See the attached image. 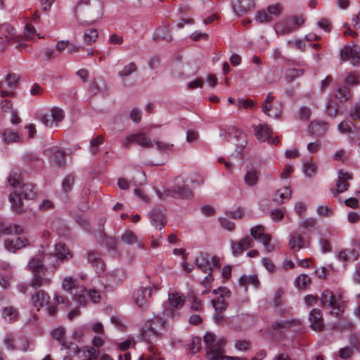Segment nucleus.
<instances>
[{
    "label": "nucleus",
    "mask_w": 360,
    "mask_h": 360,
    "mask_svg": "<svg viewBox=\"0 0 360 360\" xmlns=\"http://www.w3.org/2000/svg\"><path fill=\"white\" fill-rule=\"evenodd\" d=\"M204 342L207 347V360H240L238 358L224 354L225 341L223 339L217 340L214 333L207 332L204 335Z\"/></svg>",
    "instance_id": "f257e3e1"
},
{
    "label": "nucleus",
    "mask_w": 360,
    "mask_h": 360,
    "mask_svg": "<svg viewBox=\"0 0 360 360\" xmlns=\"http://www.w3.org/2000/svg\"><path fill=\"white\" fill-rule=\"evenodd\" d=\"M166 328V322L159 316L148 320L141 330L143 340L150 342L153 338H160Z\"/></svg>",
    "instance_id": "f03ea898"
},
{
    "label": "nucleus",
    "mask_w": 360,
    "mask_h": 360,
    "mask_svg": "<svg viewBox=\"0 0 360 360\" xmlns=\"http://www.w3.org/2000/svg\"><path fill=\"white\" fill-rule=\"evenodd\" d=\"M62 350L66 351V355L64 356L63 360H71L73 357L77 356L80 352H82L84 356V360H92V359H97L100 355V351L98 349L94 348L91 346H85L82 349L74 343L72 342H62L60 347Z\"/></svg>",
    "instance_id": "7ed1b4c3"
},
{
    "label": "nucleus",
    "mask_w": 360,
    "mask_h": 360,
    "mask_svg": "<svg viewBox=\"0 0 360 360\" xmlns=\"http://www.w3.org/2000/svg\"><path fill=\"white\" fill-rule=\"evenodd\" d=\"M8 181L11 186L17 188H19L18 192L21 195L24 199H34L37 195V192L34 191V186L31 184H21L20 176L16 174H11L8 178Z\"/></svg>",
    "instance_id": "20e7f679"
},
{
    "label": "nucleus",
    "mask_w": 360,
    "mask_h": 360,
    "mask_svg": "<svg viewBox=\"0 0 360 360\" xmlns=\"http://www.w3.org/2000/svg\"><path fill=\"white\" fill-rule=\"evenodd\" d=\"M197 268L205 273L211 272L220 266V259L217 256H211L206 252H200L195 259Z\"/></svg>",
    "instance_id": "39448f33"
},
{
    "label": "nucleus",
    "mask_w": 360,
    "mask_h": 360,
    "mask_svg": "<svg viewBox=\"0 0 360 360\" xmlns=\"http://www.w3.org/2000/svg\"><path fill=\"white\" fill-rule=\"evenodd\" d=\"M32 303L34 307L39 311L41 307L46 306L48 314L51 316H55L57 309L56 307L51 304V297L47 292L42 290H37L31 297Z\"/></svg>",
    "instance_id": "423d86ee"
},
{
    "label": "nucleus",
    "mask_w": 360,
    "mask_h": 360,
    "mask_svg": "<svg viewBox=\"0 0 360 360\" xmlns=\"http://www.w3.org/2000/svg\"><path fill=\"white\" fill-rule=\"evenodd\" d=\"M320 301L323 306L332 309L330 312L331 315L335 317H340L342 315L343 309L340 305V300L330 290L327 289L322 292Z\"/></svg>",
    "instance_id": "0eeeda50"
},
{
    "label": "nucleus",
    "mask_w": 360,
    "mask_h": 360,
    "mask_svg": "<svg viewBox=\"0 0 360 360\" xmlns=\"http://www.w3.org/2000/svg\"><path fill=\"white\" fill-rule=\"evenodd\" d=\"M167 195L175 198L188 199L193 196V191L188 186L185 185L184 179L178 176L175 179V185L167 191Z\"/></svg>",
    "instance_id": "6e6552de"
},
{
    "label": "nucleus",
    "mask_w": 360,
    "mask_h": 360,
    "mask_svg": "<svg viewBox=\"0 0 360 360\" xmlns=\"http://www.w3.org/2000/svg\"><path fill=\"white\" fill-rule=\"evenodd\" d=\"M142 283L146 284V285L141 286L134 293V302L140 307H144V305L147 303L148 298L150 297L152 294V288L150 285V276H145Z\"/></svg>",
    "instance_id": "1a4fd4ad"
},
{
    "label": "nucleus",
    "mask_w": 360,
    "mask_h": 360,
    "mask_svg": "<svg viewBox=\"0 0 360 360\" xmlns=\"http://www.w3.org/2000/svg\"><path fill=\"white\" fill-rule=\"evenodd\" d=\"M250 235L252 238L259 241L264 245L267 252H271L275 250V246L271 243V237L266 233L264 227L262 225H257L250 229Z\"/></svg>",
    "instance_id": "9d476101"
},
{
    "label": "nucleus",
    "mask_w": 360,
    "mask_h": 360,
    "mask_svg": "<svg viewBox=\"0 0 360 360\" xmlns=\"http://www.w3.org/2000/svg\"><path fill=\"white\" fill-rule=\"evenodd\" d=\"M122 145L128 148L132 143H136L143 148H149L153 147V141L151 139L146 136L144 133L132 134L126 136L122 140Z\"/></svg>",
    "instance_id": "9b49d317"
},
{
    "label": "nucleus",
    "mask_w": 360,
    "mask_h": 360,
    "mask_svg": "<svg viewBox=\"0 0 360 360\" xmlns=\"http://www.w3.org/2000/svg\"><path fill=\"white\" fill-rule=\"evenodd\" d=\"M353 179L352 173L343 169H340L338 172V181L335 185V188L332 189V193L334 195L343 193L346 191L349 186V181Z\"/></svg>",
    "instance_id": "f8f14e48"
},
{
    "label": "nucleus",
    "mask_w": 360,
    "mask_h": 360,
    "mask_svg": "<svg viewBox=\"0 0 360 360\" xmlns=\"http://www.w3.org/2000/svg\"><path fill=\"white\" fill-rule=\"evenodd\" d=\"M230 245L232 254L238 257L243 252L254 245L252 238L249 236H245L238 240H230Z\"/></svg>",
    "instance_id": "ddd939ff"
},
{
    "label": "nucleus",
    "mask_w": 360,
    "mask_h": 360,
    "mask_svg": "<svg viewBox=\"0 0 360 360\" xmlns=\"http://www.w3.org/2000/svg\"><path fill=\"white\" fill-rule=\"evenodd\" d=\"M86 258L88 262L91 264L98 276L104 273L105 264L101 259L99 252L95 250H89L86 252Z\"/></svg>",
    "instance_id": "4468645a"
},
{
    "label": "nucleus",
    "mask_w": 360,
    "mask_h": 360,
    "mask_svg": "<svg viewBox=\"0 0 360 360\" xmlns=\"http://www.w3.org/2000/svg\"><path fill=\"white\" fill-rule=\"evenodd\" d=\"M213 293L216 295L221 293V296L216 300H213L212 304L217 311L221 313L226 310L228 307V303L225 300L224 297H229L230 292L226 288H219L217 290H214Z\"/></svg>",
    "instance_id": "2eb2a0df"
},
{
    "label": "nucleus",
    "mask_w": 360,
    "mask_h": 360,
    "mask_svg": "<svg viewBox=\"0 0 360 360\" xmlns=\"http://www.w3.org/2000/svg\"><path fill=\"white\" fill-rule=\"evenodd\" d=\"M302 325V322L298 319L283 320L276 321L271 326L274 333H284L288 329L299 328Z\"/></svg>",
    "instance_id": "dca6fc26"
},
{
    "label": "nucleus",
    "mask_w": 360,
    "mask_h": 360,
    "mask_svg": "<svg viewBox=\"0 0 360 360\" xmlns=\"http://www.w3.org/2000/svg\"><path fill=\"white\" fill-rule=\"evenodd\" d=\"M4 37H0V50L4 49L9 43L14 41L15 30L9 24H4L0 28Z\"/></svg>",
    "instance_id": "f3484780"
},
{
    "label": "nucleus",
    "mask_w": 360,
    "mask_h": 360,
    "mask_svg": "<svg viewBox=\"0 0 360 360\" xmlns=\"http://www.w3.org/2000/svg\"><path fill=\"white\" fill-rule=\"evenodd\" d=\"M309 321L311 328L316 332L323 330L325 328L321 311L319 309H314L309 313Z\"/></svg>",
    "instance_id": "a211bd4d"
},
{
    "label": "nucleus",
    "mask_w": 360,
    "mask_h": 360,
    "mask_svg": "<svg viewBox=\"0 0 360 360\" xmlns=\"http://www.w3.org/2000/svg\"><path fill=\"white\" fill-rule=\"evenodd\" d=\"M151 224L158 230H162L166 225L167 221L164 210L154 208L149 214Z\"/></svg>",
    "instance_id": "6ab92c4d"
},
{
    "label": "nucleus",
    "mask_w": 360,
    "mask_h": 360,
    "mask_svg": "<svg viewBox=\"0 0 360 360\" xmlns=\"http://www.w3.org/2000/svg\"><path fill=\"white\" fill-rule=\"evenodd\" d=\"M30 245L29 239L25 237H18L13 240H6L4 241L5 248L11 252L15 253L17 250L27 248Z\"/></svg>",
    "instance_id": "aec40b11"
},
{
    "label": "nucleus",
    "mask_w": 360,
    "mask_h": 360,
    "mask_svg": "<svg viewBox=\"0 0 360 360\" xmlns=\"http://www.w3.org/2000/svg\"><path fill=\"white\" fill-rule=\"evenodd\" d=\"M233 8L234 12L238 15H243L255 7L254 0H233Z\"/></svg>",
    "instance_id": "412c9836"
},
{
    "label": "nucleus",
    "mask_w": 360,
    "mask_h": 360,
    "mask_svg": "<svg viewBox=\"0 0 360 360\" xmlns=\"http://www.w3.org/2000/svg\"><path fill=\"white\" fill-rule=\"evenodd\" d=\"M342 60H353L357 61L360 60V47L354 45L352 46H345L340 53Z\"/></svg>",
    "instance_id": "4be33fe9"
},
{
    "label": "nucleus",
    "mask_w": 360,
    "mask_h": 360,
    "mask_svg": "<svg viewBox=\"0 0 360 360\" xmlns=\"http://www.w3.org/2000/svg\"><path fill=\"white\" fill-rule=\"evenodd\" d=\"M44 153L52 159L56 165L63 167L65 165V154L62 152L57 146L47 148Z\"/></svg>",
    "instance_id": "5701e85b"
},
{
    "label": "nucleus",
    "mask_w": 360,
    "mask_h": 360,
    "mask_svg": "<svg viewBox=\"0 0 360 360\" xmlns=\"http://www.w3.org/2000/svg\"><path fill=\"white\" fill-rule=\"evenodd\" d=\"M51 283V279L46 276V272H40L32 274L30 285L34 289H37L42 286H48Z\"/></svg>",
    "instance_id": "b1692460"
},
{
    "label": "nucleus",
    "mask_w": 360,
    "mask_h": 360,
    "mask_svg": "<svg viewBox=\"0 0 360 360\" xmlns=\"http://www.w3.org/2000/svg\"><path fill=\"white\" fill-rule=\"evenodd\" d=\"M260 172L253 166H248L244 176V181L247 186H254L259 181Z\"/></svg>",
    "instance_id": "393cba45"
},
{
    "label": "nucleus",
    "mask_w": 360,
    "mask_h": 360,
    "mask_svg": "<svg viewBox=\"0 0 360 360\" xmlns=\"http://www.w3.org/2000/svg\"><path fill=\"white\" fill-rule=\"evenodd\" d=\"M8 199L11 204L12 210L17 214L21 213L23 210L22 199H24V198L18 192V190L15 191L14 192L11 193L8 196Z\"/></svg>",
    "instance_id": "a878e982"
},
{
    "label": "nucleus",
    "mask_w": 360,
    "mask_h": 360,
    "mask_svg": "<svg viewBox=\"0 0 360 360\" xmlns=\"http://www.w3.org/2000/svg\"><path fill=\"white\" fill-rule=\"evenodd\" d=\"M27 269L32 272V274L46 272L47 268L44 264L43 261L41 258L34 257H32L27 264Z\"/></svg>",
    "instance_id": "bb28decb"
},
{
    "label": "nucleus",
    "mask_w": 360,
    "mask_h": 360,
    "mask_svg": "<svg viewBox=\"0 0 360 360\" xmlns=\"http://www.w3.org/2000/svg\"><path fill=\"white\" fill-rule=\"evenodd\" d=\"M257 139L262 142L266 141L271 134V129L267 124H259L253 126Z\"/></svg>",
    "instance_id": "cd10ccee"
},
{
    "label": "nucleus",
    "mask_w": 360,
    "mask_h": 360,
    "mask_svg": "<svg viewBox=\"0 0 360 360\" xmlns=\"http://www.w3.org/2000/svg\"><path fill=\"white\" fill-rule=\"evenodd\" d=\"M168 301L172 307L179 309L184 305L186 297L179 292H172L168 295Z\"/></svg>",
    "instance_id": "c85d7f7f"
},
{
    "label": "nucleus",
    "mask_w": 360,
    "mask_h": 360,
    "mask_svg": "<svg viewBox=\"0 0 360 360\" xmlns=\"http://www.w3.org/2000/svg\"><path fill=\"white\" fill-rule=\"evenodd\" d=\"M304 22L302 16H292L287 20L288 27L285 28L283 32L285 33L292 32L298 29Z\"/></svg>",
    "instance_id": "c756f323"
},
{
    "label": "nucleus",
    "mask_w": 360,
    "mask_h": 360,
    "mask_svg": "<svg viewBox=\"0 0 360 360\" xmlns=\"http://www.w3.org/2000/svg\"><path fill=\"white\" fill-rule=\"evenodd\" d=\"M172 37L170 34V30L168 26H161L157 29L155 34L153 36L154 41L165 40L166 41H171Z\"/></svg>",
    "instance_id": "7c9ffc66"
},
{
    "label": "nucleus",
    "mask_w": 360,
    "mask_h": 360,
    "mask_svg": "<svg viewBox=\"0 0 360 360\" xmlns=\"http://www.w3.org/2000/svg\"><path fill=\"white\" fill-rule=\"evenodd\" d=\"M328 127V124L324 122L312 121L309 124V130L311 134L319 136L327 131Z\"/></svg>",
    "instance_id": "2f4dec72"
},
{
    "label": "nucleus",
    "mask_w": 360,
    "mask_h": 360,
    "mask_svg": "<svg viewBox=\"0 0 360 360\" xmlns=\"http://www.w3.org/2000/svg\"><path fill=\"white\" fill-rule=\"evenodd\" d=\"M289 245L292 251L297 252L304 246V240L300 233L295 232L290 235Z\"/></svg>",
    "instance_id": "473e14b6"
},
{
    "label": "nucleus",
    "mask_w": 360,
    "mask_h": 360,
    "mask_svg": "<svg viewBox=\"0 0 360 360\" xmlns=\"http://www.w3.org/2000/svg\"><path fill=\"white\" fill-rule=\"evenodd\" d=\"M229 134H233L234 138L236 139L237 142L235 143L237 147L242 149L246 145V140L245 134L240 130H238L236 127H230L228 129Z\"/></svg>",
    "instance_id": "72a5a7b5"
},
{
    "label": "nucleus",
    "mask_w": 360,
    "mask_h": 360,
    "mask_svg": "<svg viewBox=\"0 0 360 360\" xmlns=\"http://www.w3.org/2000/svg\"><path fill=\"white\" fill-rule=\"evenodd\" d=\"M134 345V342L130 339H127L124 342L118 344L117 349L120 352H123V355H119V360H130L131 356L129 352H127L132 345Z\"/></svg>",
    "instance_id": "f704fd0d"
},
{
    "label": "nucleus",
    "mask_w": 360,
    "mask_h": 360,
    "mask_svg": "<svg viewBox=\"0 0 360 360\" xmlns=\"http://www.w3.org/2000/svg\"><path fill=\"white\" fill-rule=\"evenodd\" d=\"M56 256L60 260L67 259L72 257L69 249L64 243H59L55 245Z\"/></svg>",
    "instance_id": "c9c22d12"
},
{
    "label": "nucleus",
    "mask_w": 360,
    "mask_h": 360,
    "mask_svg": "<svg viewBox=\"0 0 360 360\" xmlns=\"http://www.w3.org/2000/svg\"><path fill=\"white\" fill-rule=\"evenodd\" d=\"M304 72L303 68H289L285 72V79L288 83H290L303 75Z\"/></svg>",
    "instance_id": "e433bc0d"
},
{
    "label": "nucleus",
    "mask_w": 360,
    "mask_h": 360,
    "mask_svg": "<svg viewBox=\"0 0 360 360\" xmlns=\"http://www.w3.org/2000/svg\"><path fill=\"white\" fill-rule=\"evenodd\" d=\"M239 283L242 286L250 284L257 288L259 284V281L256 275L242 276L239 279Z\"/></svg>",
    "instance_id": "4c0bfd02"
},
{
    "label": "nucleus",
    "mask_w": 360,
    "mask_h": 360,
    "mask_svg": "<svg viewBox=\"0 0 360 360\" xmlns=\"http://www.w3.org/2000/svg\"><path fill=\"white\" fill-rule=\"evenodd\" d=\"M84 330L87 332H94L97 334H102L104 332V328L102 323L101 322H91L84 326Z\"/></svg>",
    "instance_id": "58836bf2"
},
{
    "label": "nucleus",
    "mask_w": 360,
    "mask_h": 360,
    "mask_svg": "<svg viewBox=\"0 0 360 360\" xmlns=\"http://www.w3.org/2000/svg\"><path fill=\"white\" fill-rule=\"evenodd\" d=\"M104 136L98 135L90 141L89 150L91 154L95 155L99 150V146L103 143Z\"/></svg>",
    "instance_id": "ea45409f"
},
{
    "label": "nucleus",
    "mask_w": 360,
    "mask_h": 360,
    "mask_svg": "<svg viewBox=\"0 0 360 360\" xmlns=\"http://www.w3.org/2000/svg\"><path fill=\"white\" fill-rule=\"evenodd\" d=\"M335 97L341 102L347 101L351 98V92L347 86H341L337 89Z\"/></svg>",
    "instance_id": "a19ab883"
},
{
    "label": "nucleus",
    "mask_w": 360,
    "mask_h": 360,
    "mask_svg": "<svg viewBox=\"0 0 360 360\" xmlns=\"http://www.w3.org/2000/svg\"><path fill=\"white\" fill-rule=\"evenodd\" d=\"M121 240L126 244H134L138 242V237L133 231L127 230L122 234Z\"/></svg>",
    "instance_id": "79ce46f5"
},
{
    "label": "nucleus",
    "mask_w": 360,
    "mask_h": 360,
    "mask_svg": "<svg viewBox=\"0 0 360 360\" xmlns=\"http://www.w3.org/2000/svg\"><path fill=\"white\" fill-rule=\"evenodd\" d=\"M291 197V191L288 187H284L282 189L277 190L275 195V200L278 202H283V200L289 199Z\"/></svg>",
    "instance_id": "37998d69"
},
{
    "label": "nucleus",
    "mask_w": 360,
    "mask_h": 360,
    "mask_svg": "<svg viewBox=\"0 0 360 360\" xmlns=\"http://www.w3.org/2000/svg\"><path fill=\"white\" fill-rule=\"evenodd\" d=\"M90 4V0H81L80 1L78 2L76 8H75V18L77 19V20L79 22V23L83 26H86V25H90L93 20H91V21H87V20H82L79 19V17L78 15V12L81 10V8H82V5H86V6H88Z\"/></svg>",
    "instance_id": "c03bdc74"
},
{
    "label": "nucleus",
    "mask_w": 360,
    "mask_h": 360,
    "mask_svg": "<svg viewBox=\"0 0 360 360\" xmlns=\"http://www.w3.org/2000/svg\"><path fill=\"white\" fill-rule=\"evenodd\" d=\"M37 117L46 127H52L54 125L56 126V122L53 119V115H51V112L46 114L37 113Z\"/></svg>",
    "instance_id": "a18cd8bd"
},
{
    "label": "nucleus",
    "mask_w": 360,
    "mask_h": 360,
    "mask_svg": "<svg viewBox=\"0 0 360 360\" xmlns=\"http://www.w3.org/2000/svg\"><path fill=\"white\" fill-rule=\"evenodd\" d=\"M4 140L7 143L16 142L19 139L18 134L12 129H6L4 134Z\"/></svg>",
    "instance_id": "49530a36"
},
{
    "label": "nucleus",
    "mask_w": 360,
    "mask_h": 360,
    "mask_svg": "<svg viewBox=\"0 0 360 360\" xmlns=\"http://www.w3.org/2000/svg\"><path fill=\"white\" fill-rule=\"evenodd\" d=\"M63 288L69 292L71 295H73V289L75 288L76 285V280H75L72 277H66L64 278L63 284Z\"/></svg>",
    "instance_id": "de8ad7c7"
},
{
    "label": "nucleus",
    "mask_w": 360,
    "mask_h": 360,
    "mask_svg": "<svg viewBox=\"0 0 360 360\" xmlns=\"http://www.w3.org/2000/svg\"><path fill=\"white\" fill-rule=\"evenodd\" d=\"M75 183V177L72 174L67 175L62 182L63 191L65 193H68L72 190V188Z\"/></svg>",
    "instance_id": "09e8293b"
},
{
    "label": "nucleus",
    "mask_w": 360,
    "mask_h": 360,
    "mask_svg": "<svg viewBox=\"0 0 360 360\" xmlns=\"http://www.w3.org/2000/svg\"><path fill=\"white\" fill-rule=\"evenodd\" d=\"M97 38L98 31L95 29H90L84 32V39L85 42L89 45L95 42Z\"/></svg>",
    "instance_id": "8fccbe9b"
},
{
    "label": "nucleus",
    "mask_w": 360,
    "mask_h": 360,
    "mask_svg": "<svg viewBox=\"0 0 360 360\" xmlns=\"http://www.w3.org/2000/svg\"><path fill=\"white\" fill-rule=\"evenodd\" d=\"M97 238L101 244L106 245L109 250L112 248V238L107 237L103 230H99Z\"/></svg>",
    "instance_id": "3c124183"
},
{
    "label": "nucleus",
    "mask_w": 360,
    "mask_h": 360,
    "mask_svg": "<svg viewBox=\"0 0 360 360\" xmlns=\"http://www.w3.org/2000/svg\"><path fill=\"white\" fill-rule=\"evenodd\" d=\"M311 278L307 274H301L296 279V283L300 288L305 289L311 284Z\"/></svg>",
    "instance_id": "603ef678"
},
{
    "label": "nucleus",
    "mask_w": 360,
    "mask_h": 360,
    "mask_svg": "<svg viewBox=\"0 0 360 360\" xmlns=\"http://www.w3.org/2000/svg\"><path fill=\"white\" fill-rule=\"evenodd\" d=\"M137 67L134 63H130L125 65L122 70L119 72V76L121 77H126L129 76L131 73L136 72Z\"/></svg>",
    "instance_id": "864d4df0"
},
{
    "label": "nucleus",
    "mask_w": 360,
    "mask_h": 360,
    "mask_svg": "<svg viewBox=\"0 0 360 360\" xmlns=\"http://www.w3.org/2000/svg\"><path fill=\"white\" fill-rule=\"evenodd\" d=\"M201 348V338L194 337L191 340V344L188 345V349L193 354L197 353Z\"/></svg>",
    "instance_id": "5fc2aeb1"
},
{
    "label": "nucleus",
    "mask_w": 360,
    "mask_h": 360,
    "mask_svg": "<svg viewBox=\"0 0 360 360\" xmlns=\"http://www.w3.org/2000/svg\"><path fill=\"white\" fill-rule=\"evenodd\" d=\"M344 83L346 86H354L359 84V76L358 74L349 73L345 79Z\"/></svg>",
    "instance_id": "6e6d98bb"
},
{
    "label": "nucleus",
    "mask_w": 360,
    "mask_h": 360,
    "mask_svg": "<svg viewBox=\"0 0 360 360\" xmlns=\"http://www.w3.org/2000/svg\"><path fill=\"white\" fill-rule=\"evenodd\" d=\"M271 16L263 10L257 11L255 15V20L259 23L269 22L271 21Z\"/></svg>",
    "instance_id": "4d7b16f0"
},
{
    "label": "nucleus",
    "mask_w": 360,
    "mask_h": 360,
    "mask_svg": "<svg viewBox=\"0 0 360 360\" xmlns=\"http://www.w3.org/2000/svg\"><path fill=\"white\" fill-rule=\"evenodd\" d=\"M65 333V330L62 327H58V328L54 329L51 333L53 338L59 342L60 347L62 346V342H65L64 341Z\"/></svg>",
    "instance_id": "13d9d810"
},
{
    "label": "nucleus",
    "mask_w": 360,
    "mask_h": 360,
    "mask_svg": "<svg viewBox=\"0 0 360 360\" xmlns=\"http://www.w3.org/2000/svg\"><path fill=\"white\" fill-rule=\"evenodd\" d=\"M19 81V77L15 73H10L6 77V82L11 89L16 88Z\"/></svg>",
    "instance_id": "bf43d9fd"
},
{
    "label": "nucleus",
    "mask_w": 360,
    "mask_h": 360,
    "mask_svg": "<svg viewBox=\"0 0 360 360\" xmlns=\"http://www.w3.org/2000/svg\"><path fill=\"white\" fill-rule=\"evenodd\" d=\"M51 114L53 115V119L56 122V126L58 122H61L64 118V112L62 109L55 107L51 110Z\"/></svg>",
    "instance_id": "052dcab7"
},
{
    "label": "nucleus",
    "mask_w": 360,
    "mask_h": 360,
    "mask_svg": "<svg viewBox=\"0 0 360 360\" xmlns=\"http://www.w3.org/2000/svg\"><path fill=\"white\" fill-rule=\"evenodd\" d=\"M267 13L270 16L275 15L278 16L282 13V6L280 4L277 3L273 5H270L266 8Z\"/></svg>",
    "instance_id": "680f3d73"
},
{
    "label": "nucleus",
    "mask_w": 360,
    "mask_h": 360,
    "mask_svg": "<svg viewBox=\"0 0 360 360\" xmlns=\"http://www.w3.org/2000/svg\"><path fill=\"white\" fill-rule=\"evenodd\" d=\"M354 352V350L352 347H345L340 350L339 356L343 359H349L352 356Z\"/></svg>",
    "instance_id": "e2e57ef3"
},
{
    "label": "nucleus",
    "mask_w": 360,
    "mask_h": 360,
    "mask_svg": "<svg viewBox=\"0 0 360 360\" xmlns=\"http://www.w3.org/2000/svg\"><path fill=\"white\" fill-rule=\"evenodd\" d=\"M29 341L25 337H20L16 343V349H20L26 352L29 348Z\"/></svg>",
    "instance_id": "0e129e2a"
},
{
    "label": "nucleus",
    "mask_w": 360,
    "mask_h": 360,
    "mask_svg": "<svg viewBox=\"0 0 360 360\" xmlns=\"http://www.w3.org/2000/svg\"><path fill=\"white\" fill-rule=\"evenodd\" d=\"M326 111L329 116L335 117L338 113V106L337 103L333 102L328 103Z\"/></svg>",
    "instance_id": "69168bd1"
},
{
    "label": "nucleus",
    "mask_w": 360,
    "mask_h": 360,
    "mask_svg": "<svg viewBox=\"0 0 360 360\" xmlns=\"http://www.w3.org/2000/svg\"><path fill=\"white\" fill-rule=\"evenodd\" d=\"M311 109L306 106H302L299 110V116L300 120L307 121L311 117Z\"/></svg>",
    "instance_id": "338daca9"
},
{
    "label": "nucleus",
    "mask_w": 360,
    "mask_h": 360,
    "mask_svg": "<svg viewBox=\"0 0 360 360\" xmlns=\"http://www.w3.org/2000/svg\"><path fill=\"white\" fill-rule=\"evenodd\" d=\"M316 165L311 162H307L303 165V171L304 174L308 176H311L313 174H314L316 172Z\"/></svg>",
    "instance_id": "774afa93"
}]
</instances>
